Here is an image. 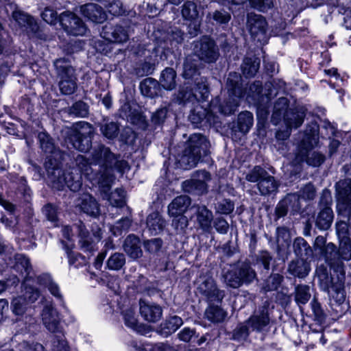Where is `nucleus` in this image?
<instances>
[{"label":"nucleus","mask_w":351,"mask_h":351,"mask_svg":"<svg viewBox=\"0 0 351 351\" xmlns=\"http://www.w3.org/2000/svg\"><path fill=\"white\" fill-rule=\"evenodd\" d=\"M253 84L256 88L263 90L261 81L256 80L250 83L243 80L241 73L230 71L225 82L223 97L218 95L213 98V104L219 106L223 116L234 114L242 101H245L247 103L250 101V97L256 94L252 88Z\"/></svg>","instance_id":"f257e3e1"},{"label":"nucleus","mask_w":351,"mask_h":351,"mask_svg":"<svg viewBox=\"0 0 351 351\" xmlns=\"http://www.w3.org/2000/svg\"><path fill=\"white\" fill-rule=\"evenodd\" d=\"M95 128L86 121H77L71 126L64 125L58 139L62 147L75 149L82 154H113L102 143H93Z\"/></svg>","instance_id":"f03ea898"},{"label":"nucleus","mask_w":351,"mask_h":351,"mask_svg":"<svg viewBox=\"0 0 351 351\" xmlns=\"http://www.w3.org/2000/svg\"><path fill=\"white\" fill-rule=\"evenodd\" d=\"M76 161L80 171L88 180L93 182L97 179L100 193L104 199L108 200L112 206L122 207L125 205V195L122 189H117L114 191L109 193L114 180L112 166L106 165L104 172L98 178H95L90 167L93 163L89 162L84 155H78Z\"/></svg>","instance_id":"7ed1b4c3"},{"label":"nucleus","mask_w":351,"mask_h":351,"mask_svg":"<svg viewBox=\"0 0 351 351\" xmlns=\"http://www.w3.org/2000/svg\"><path fill=\"white\" fill-rule=\"evenodd\" d=\"M217 113L222 115L219 107L213 104L212 99L206 108L199 104L195 106L190 110L188 119L194 128L204 131L208 130L211 128H221L222 122Z\"/></svg>","instance_id":"20e7f679"},{"label":"nucleus","mask_w":351,"mask_h":351,"mask_svg":"<svg viewBox=\"0 0 351 351\" xmlns=\"http://www.w3.org/2000/svg\"><path fill=\"white\" fill-rule=\"evenodd\" d=\"M58 79L60 92L63 95H71L77 89V77L75 69L69 58H60L53 62Z\"/></svg>","instance_id":"39448f33"},{"label":"nucleus","mask_w":351,"mask_h":351,"mask_svg":"<svg viewBox=\"0 0 351 351\" xmlns=\"http://www.w3.org/2000/svg\"><path fill=\"white\" fill-rule=\"evenodd\" d=\"M203 69L202 62L197 58L196 56L187 55L183 61L182 72L181 76L184 82H191L197 88L205 90L206 86H210L206 77L201 75V69Z\"/></svg>","instance_id":"423d86ee"},{"label":"nucleus","mask_w":351,"mask_h":351,"mask_svg":"<svg viewBox=\"0 0 351 351\" xmlns=\"http://www.w3.org/2000/svg\"><path fill=\"white\" fill-rule=\"evenodd\" d=\"M192 56H196L202 63H215L219 56V48L215 40L208 35H204L194 42Z\"/></svg>","instance_id":"0eeeda50"},{"label":"nucleus","mask_w":351,"mask_h":351,"mask_svg":"<svg viewBox=\"0 0 351 351\" xmlns=\"http://www.w3.org/2000/svg\"><path fill=\"white\" fill-rule=\"evenodd\" d=\"M210 94V86H206L205 90H203L202 86H199L198 89L194 84L186 81L179 88L176 99L179 105L185 106L189 103L194 104L195 103L207 101Z\"/></svg>","instance_id":"6e6552de"},{"label":"nucleus","mask_w":351,"mask_h":351,"mask_svg":"<svg viewBox=\"0 0 351 351\" xmlns=\"http://www.w3.org/2000/svg\"><path fill=\"white\" fill-rule=\"evenodd\" d=\"M226 283L232 288H238L243 284H250L256 278V274L248 263H243L228 271L224 276Z\"/></svg>","instance_id":"1a4fd4ad"},{"label":"nucleus","mask_w":351,"mask_h":351,"mask_svg":"<svg viewBox=\"0 0 351 351\" xmlns=\"http://www.w3.org/2000/svg\"><path fill=\"white\" fill-rule=\"evenodd\" d=\"M196 289L198 293L205 297L210 302H220L224 297L223 291L219 290L210 274H202L195 281Z\"/></svg>","instance_id":"9d476101"},{"label":"nucleus","mask_w":351,"mask_h":351,"mask_svg":"<svg viewBox=\"0 0 351 351\" xmlns=\"http://www.w3.org/2000/svg\"><path fill=\"white\" fill-rule=\"evenodd\" d=\"M12 18L19 26L25 28L29 38L46 40V34L43 32L33 16L23 11L16 10L13 12Z\"/></svg>","instance_id":"9b49d317"},{"label":"nucleus","mask_w":351,"mask_h":351,"mask_svg":"<svg viewBox=\"0 0 351 351\" xmlns=\"http://www.w3.org/2000/svg\"><path fill=\"white\" fill-rule=\"evenodd\" d=\"M60 27L68 36H84L88 28L84 21L75 13L64 11L60 14Z\"/></svg>","instance_id":"f8f14e48"},{"label":"nucleus","mask_w":351,"mask_h":351,"mask_svg":"<svg viewBox=\"0 0 351 351\" xmlns=\"http://www.w3.org/2000/svg\"><path fill=\"white\" fill-rule=\"evenodd\" d=\"M39 292L36 289L29 286L27 281L24 284L23 294L14 298L11 302V310L16 316H23L27 308L29 303H33L39 297Z\"/></svg>","instance_id":"ddd939ff"},{"label":"nucleus","mask_w":351,"mask_h":351,"mask_svg":"<svg viewBox=\"0 0 351 351\" xmlns=\"http://www.w3.org/2000/svg\"><path fill=\"white\" fill-rule=\"evenodd\" d=\"M252 88L256 94L250 96L247 103L256 108V119L268 120V104L271 99V89L260 90L261 88H256L254 85Z\"/></svg>","instance_id":"4468645a"},{"label":"nucleus","mask_w":351,"mask_h":351,"mask_svg":"<svg viewBox=\"0 0 351 351\" xmlns=\"http://www.w3.org/2000/svg\"><path fill=\"white\" fill-rule=\"evenodd\" d=\"M100 36L114 44H122L129 40V27L121 23L107 22L102 27Z\"/></svg>","instance_id":"2eb2a0df"},{"label":"nucleus","mask_w":351,"mask_h":351,"mask_svg":"<svg viewBox=\"0 0 351 351\" xmlns=\"http://www.w3.org/2000/svg\"><path fill=\"white\" fill-rule=\"evenodd\" d=\"M247 26L252 38L261 42L267 38L268 23L265 16L261 14L252 13L247 15Z\"/></svg>","instance_id":"dca6fc26"},{"label":"nucleus","mask_w":351,"mask_h":351,"mask_svg":"<svg viewBox=\"0 0 351 351\" xmlns=\"http://www.w3.org/2000/svg\"><path fill=\"white\" fill-rule=\"evenodd\" d=\"M77 229L79 234V243L81 248L84 251H90L93 248V245L99 242L102 238V229L96 223L91 226L93 237L89 235L85 226L82 222L77 225Z\"/></svg>","instance_id":"f3484780"},{"label":"nucleus","mask_w":351,"mask_h":351,"mask_svg":"<svg viewBox=\"0 0 351 351\" xmlns=\"http://www.w3.org/2000/svg\"><path fill=\"white\" fill-rule=\"evenodd\" d=\"M254 123V116L250 111H242L237 115L236 120L228 124L232 135H245L252 128Z\"/></svg>","instance_id":"a211bd4d"},{"label":"nucleus","mask_w":351,"mask_h":351,"mask_svg":"<svg viewBox=\"0 0 351 351\" xmlns=\"http://www.w3.org/2000/svg\"><path fill=\"white\" fill-rule=\"evenodd\" d=\"M80 12L87 22L101 24L107 19L105 10L99 4L88 3L80 6Z\"/></svg>","instance_id":"6ab92c4d"},{"label":"nucleus","mask_w":351,"mask_h":351,"mask_svg":"<svg viewBox=\"0 0 351 351\" xmlns=\"http://www.w3.org/2000/svg\"><path fill=\"white\" fill-rule=\"evenodd\" d=\"M209 141L201 134H193L185 143L184 150L181 154H211L208 149Z\"/></svg>","instance_id":"aec40b11"},{"label":"nucleus","mask_w":351,"mask_h":351,"mask_svg":"<svg viewBox=\"0 0 351 351\" xmlns=\"http://www.w3.org/2000/svg\"><path fill=\"white\" fill-rule=\"evenodd\" d=\"M36 140L42 154H68L60 149L58 143L45 130L38 132Z\"/></svg>","instance_id":"412c9836"},{"label":"nucleus","mask_w":351,"mask_h":351,"mask_svg":"<svg viewBox=\"0 0 351 351\" xmlns=\"http://www.w3.org/2000/svg\"><path fill=\"white\" fill-rule=\"evenodd\" d=\"M139 89L142 95L150 99L162 97L165 90L159 82L153 77H147L142 80L139 84Z\"/></svg>","instance_id":"4be33fe9"},{"label":"nucleus","mask_w":351,"mask_h":351,"mask_svg":"<svg viewBox=\"0 0 351 351\" xmlns=\"http://www.w3.org/2000/svg\"><path fill=\"white\" fill-rule=\"evenodd\" d=\"M43 324L47 329L53 333L61 332L58 312L51 304L46 305L42 313Z\"/></svg>","instance_id":"5701e85b"},{"label":"nucleus","mask_w":351,"mask_h":351,"mask_svg":"<svg viewBox=\"0 0 351 351\" xmlns=\"http://www.w3.org/2000/svg\"><path fill=\"white\" fill-rule=\"evenodd\" d=\"M140 313L149 322H156L162 317V311L159 305L140 300Z\"/></svg>","instance_id":"b1692460"},{"label":"nucleus","mask_w":351,"mask_h":351,"mask_svg":"<svg viewBox=\"0 0 351 351\" xmlns=\"http://www.w3.org/2000/svg\"><path fill=\"white\" fill-rule=\"evenodd\" d=\"M260 58L254 56H245L240 66L243 78L250 80L254 77L260 69Z\"/></svg>","instance_id":"393cba45"},{"label":"nucleus","mask_w":351,"mask_h":351,"mask_svg":"<svg viewBox=\"0 0 351 351\" xmlns=\"http://www.w3.org/2000/svg\"><path fill=\"white\" fill-rule=\"evenodd\" d=\"M165 91H171L177 87V73L172 67H165L160 73L159 80Z\"/></svg>","instance_id":"a878e982"},{"label":"nucleus","mask_w":351,"mask_h":351,"mask_svg":"<svg viewBox=\"0 0 351 351\" xmlns=\"http://www.w3.org/2000/svg\"><path fill=\"white\" fill-rule=\"evenodd\" d=\"M339 202L351 208V179L340 180L336 184Z\"/></svg>","instance_id":"bb28decb"},{"label":"nucleus","mask_w":351,"mask_h":351,"mask_svg":"<svg viewBox=\"0 0 351 351\" xmlns=\"http://www.w3.org/2000/svg\"><path fill=\"white\" fill-rule=\"evenodd\" d=\"M136 138V133L131 128H124L119 133L120 146L124 149L130 147L131 152L128 154L135 153L138 149V146L135 144Z\"/></svg>","instance_id":"cd10ccee"},{"label":"nucleus","mask_w":351,"mask_h":351,"mask_svg":"<svg viewBox=\"0 0 351 351\" xmlns=\"http://www.w3.org/2000/svg\"><path fill=\"white\" fill-rule=\"evenodd\" d=\"M104 123L99 125V130L104 136L108 140L116 139L121 131V124L117 121L110 120L109 118H104Z\"/></svg>","instance_id":"c85d7f7f"},{"label":"nucleus","mask_w":351,"mask_h":351,"mask_svg":"<svg viewBox=\"0 0 351 351\" xmlns=\"http://www.w3.org/2000/svg\"><path fill=\"white\" fill-rule=\"evenodd\" d=\"M190 204L191 199L188 196H178L168 206V213L171 217H178L183 215Z\"/></svg>","instance_id":"c756f323"},{"label":"nucleus","mask_w":351,"mask_h":351,"mask_svg":"<svg viewBox=\"0 0 351 351\" xmlns=\"http://www.w3.org/2000/svg\"><path fill=\"white\" fill-rule=\"evenodd\" d=\"M77 206L88 215L96 217L99 213V206L96 199L89 194L81 196Z\"/></svg>","instance_id":"7c9ffc66"},{"label":"nucleus","mask_w":351,"mask_h":351,"mask_svg":"<svg viewBox=\"0 0 351 351\" xmlns=\"http://www.w3.org/2000/svg\"><path fill=\"white\" fill-rule=\"evenodd\" d=\"M123 250L128 256L132 259H137L143 256L139 239L133 235H129L125 240Z\"/></svg>","instance_id":"2f4dec72"},{"label":"nucleus","mask_w":351,"mask_h":351,"mask_svg":"<svg viewBox=\"0 0 351 351\" xmlns=\"http://www.w3.org/2000/svg\"><path fill=\"white\" fill-rule=\"evenodd\" d=\"M166 226V221L158 212L149 214L147 218V228L153 235L161 233Z\"/></svg>","instance_id":"473e14b6"},{"label":"nucleus","mask_w":351,"mask_h":351,"mask_svg":"<svg viewBox=\"0 0 351 351\" xmlns=\"http://www.w3.org/2000/svg\"><path fill=\"white\" fill-rule=\"evenodd\" d=\"M197 221L200 228L204 231H209L211 228L213 215L205 206L196 207Z\"/></svg>","instance_id":"72a5a7b5"},{"label":"nucleus","mask_w":351,"mask_h":351,"mask_svg":"<svg viewBox=\"0 0 351 351\" xmlns=\"http://www.w3.org/2000/svg\"><path fill=\"white\" fill-rule=\"evenodd\" d=\"M269 323V318L266 308L252 315L247 321V324L252 330L261 331Z\"/></svg>","instance_id":"f704fd0d"},{"label":"nucleus","mask_w":351,"mask_h":351,"mask_svg":"<svg viewBox=\"0 0 351 351\" xmlns=\"http://www.w3.org/2000/svg\"><path fill=\"white\" fill-rule=\"evenodd\" d=\"M306 114L304 106H296L291 108L288 112L287 125H293L295 128L300 127L304 123Z\"/></svg>","instance_id":"c9c22d12"},{"label":"nucleus","mask_w":351,"mask_h":351,"mask_svg":"<svg viewBox=\"0 0 351 351\" xmlns=\"http://www.w3.org/2000/svg\"><path fill=\"white\" fill-rule=\"evenodd\" d=\"M177 168L190 169L198 162V155H173Z\"/></svg>","instance_id":"e433bc0d"},{"label":"nucleus","mask_w":351,"mask_h":351,"mask_svg":"<svg viewBox=\"0 0 351 351\" xmlns=\"http://www.w3.org/2000/svg\"><path fill=\"white\" fill-rule=\"evenodd\" d=\"M126 120L137 129L146 131L149 130V123L144 113L136 109Z\"/></svg>","instance_id":"4c0bfd02"},{"label":"nucleus","mask_w":351,"mask_h":351,"mask_svg":"<svg viewBox=\"0 0 351 351\" xmlns=\"http://www.w3.org/2000/svg\"><path fill=\"white\" fill-rule=\"evenodd\" d=\"M289 272L298 278H304L306 276L310 271L308 265L302 259L293 261L289 263Z\"/></svg>","instance_id":"58836bf2"},{"label":"nucleus","mask_w":351,"mask_h":351,"mask_svg":"<svg viewBox=\"0 0 351 351\" xmlns=\"http://www.w3.org/2000/svg\"><path fill=\"white\" fill-rule=\"evenodd\" d=\"M278 184L275 180L274 178L269 173L264 177V179H261L258 182V188L261 195H266L274 192H276L278 189Z\"/></svg>","instance_id":"ea45409f"},{"label":"nucleus","mask_w":351,"mask_h":351,"mask_svg":"<svg viewBox=\"0 0 351 351\" xmlns=\"http://www.w3.org/2000/svg\"><path fill=\"white\" fill-rule=\"evenodd\" d=\"M134 309V307L130 304L125 305L121 308V313L123 316L125 325L134 330L138 331L139 326Z\"/></svg>","instance_id":"a19ab883"},{"label":"nucleus","mask_w":351,"mask_h":351,"mask_svg":"<svg viewBox=\"0 0 351 351\" xmlns=\"http://www.w3.org/2000/svg\"><path fill=\"white\" fill-rule=\"evenodd\" d=\"M74 117H86L89 114V106L82 100L75 101L65 110Z\"/></svg>","instance_id":"79ce46f5"},{"label":"nucleus","mask_w":351,"mask_h":351,"mask_svg":"<svg viewBox=\"0 0 351 351\" xmlns=\"http://www.w3.org/2000/svg\"><path fill=\"white\" fill-rule=\"evenodd\" d=\"M14 260V269L22 277L27 278L32 269L29 259L23 254H16Z\"/></svg>","instance_id":"37998d69"},{"label":"nucleus","mask_w":351,"mask_h":351,"mask_svg":"<svg viewBox=\"0 0 351 351\" xmlns=\"http://www.w3.org/2000/svg\"><path fill=\"white\" fill-rule=\"evenodd\" d=\"M155 64L147 61L136 62L134 66L132 75L136 78L148 76L154 73Z\"/></svg>","instance_id":"c03bdc74"},{"label":"nucleus","mask_w":351,"mask_h":351,"mask_svg":"<svg viewBox=\"0 0 351 351\" xmlns=\"http://www.w3.org/2000/svg\"><path fill=\"white\" fill-rule=\"evenodd\" d=\"M170 112L169 106H160L151 116L150 121L155 128L162 126Z\"/></svg>","instance_id":"a18cd8bd"},{"label":"nucleus","mask_w":351,"mask_h":351,"mask_svg":"<svg viewBox=\"0 0 351 351\" xmlns=\"http://www.w3.org/2000/svg\"><path fill=\"white\" fill-rule=\"evenodd\" d=\"M181 14L185 21H196L199 16L197 4L193 1H186L182 7Z\"/></svg>","instance_id":"49530a36"},{"label":"nucleus","mask_w":351,"mask_h":351,"mask_svg":"<svg viewBox=\"0 0 351 351\" xmlns=\"http://www.w3.org/2000/svg\"><path fill=\"white\" fill-rule=\"evenodd\" d=\"M38 282L40 285L47 287L50 293L55 297L61 298L58 285L53 281L49 274H45L38 277Z\"/></svg>","instance_id":"de8ad7c7"},{"label":"nucleus","mask_w":351,"mask_h":351,"mask_svg":"<svg viewBox=\"0 0 351 351\" xmlns=\"http://www.w3.org/2000/svg\"><path fill=\"white\" fill-rule=\"evenodd\" d=\"M125 257L123 253L114 252L110 256L106 262L108 269L118 271L125 264Z\"/></svg>","instance_id":"09e8293b"},{"label":"nucleus","mask_w":351,"mask_h":351,"mask_svg":"<svg viewBox=\"0 0 351 351\" xmlns=\"http://www.w3.org/2000/svg\"><path fill=\"white\" fill-rule=\"evenodd\" d=\"M332 211L329 208L323 209L317 218V226L322 230H327L332 221Z\"/></svg>","instance_id":"8fccbe9b"},{"label":"nucleus","mask_w":351,"mask_h":351,"mask_svg":"<svg viewBox=\"0 0 351 351\" xmlns=\"http://www.w3.org/2000/svg\"><path fill=\"white\" fill-rule=\"evenodd\" d=\"M316 143V138H312L304 134L297 145V152L295 154H310Z\"/></svg>","instance_id":"3c124183"},{"label":"nucleus","mask_w":351,"mask_h":351,"mask_svg":"<svg viewBox=\"0 0 351 351\" xmlns=\"http://www.w3.org/2000/svg\"><path fill=\"white\" fill-rule=\"evenodd\" d=\"M226 315V312L217 306H210L205 311L206 317L213 322H222Z\"/></svg>","instance_id":"603ef678"},{"label":"nucleus","mask_w":351,"mask_h":351,"mask_svg":"<svg viewBox=\"0 0 351 351\" xmlns=\"http://www.w3.org/2000/svg\"><path fill=\"white\" fill-rule=\"evenodd\" d=\"M42 19L47 24L55 25H60V14L58 15L56 10L51 8H45L41 13Z\"/></svg>","instance_id":"864d4df0"},{"label":"nucleus","mask_w":351,"mask_h":351,"mask_svg":"<svg viewBox=\"0 0 351 351\" xmlns=\"http://www.w3.org/2000/svg\"><path fill=\"white\" fill-rule=\"evenodd\" d=\"M267 172L260 166H255L245 176V179L250 182H260L267 175Z\"/></svg>","instance_id":"5fc2aeb1"},{"label":"nucleus","mask_w":351,"mask_h":351,"mask_svg":"<svg viewBox=\"0 0 351 351\" xmlns=\"http://www.w3.org/2000/svg\"><path fill=\"white\" fill-rule=\"evenodd\" d=\"M311 298L309 287L307 285H300L295 288V301L298 303L304 304Z\"/></svg>","instance_id":"6e6d98bb"},{"label":"nucleus","mask_w":351,"mask_h":351,"mask_svg":"<svg viewBox=\"0 0 351 351\" xmlns=\"http://www.w3.org/2000/svg\"><path fill=\"white\" fill-rule=\"evenodd\" d=\"M283 280L282 276L278 274H271L265 282L263 289L265 291L276 290Z\"/></svg>","instance_id":"4d7b16f0"},{"label":"nucleus","mask_w":351,"mask_h":351,"mask_svg":"<svg viewBox=\"0 0 351 351\" xmlns=\"http://www.w3.org/2000/svg\"><path fill=\"white\" fill-rule=\"evenodd\" d=\"M183 324L181 317L178 316L171 317L165 324L163 330H167L164 332L167 335L176 331Z\"/></svg>","instance_id":"13d9d810"},{"label":"nucleus","mask_w":351,"mask_h":351,"mask_svg":"<svg viewBox=\"0 0 351 351\" xmlns=\"http://www.w3.org/2000/svg\"><path fill=\"white\" fill-rule=\"evenodd\" d=\"M121 106L119 109V117L123 119H128L136 108H133L131 101L125 96L124 99L119 100Z\"/></svg>","instance_id":"bf43d9fd"},{"label":"nucleus","mask_w":351,"mask_h":351,"mask_svg":"<svg viewBox=\"0 0 351 351\" xmlns=\"http://www.w3.org/2000/svg\"><path fill=\"white\" fill-rule=\"evenodd\" d=\"M19 108L22 113L25 112L32 117L34 111V105L32 103L31 99L27 95H25L20 99Z\"/></svg>","instance_id":"052dcab7"},{"label":"nucleus","mask_w":351,"mask_h":351,"mask_svg":"<svg viewBox=\"0 0 351 351\" xmlns=\"http://www.w3.org/2000/svg\"><path fill=\"white\" fill-rule=\"evenodd\" d=\"M162 246V241L159 238L147 240L144 242L145 250L152 254H157L160 250Z\"/></svg>","instance_id":"680f3d73"},{"label":"nucleus","mask_w":351,"mask_h":351,"mask_svg":"<svg viewBox=\"0 0 351 351\" xmlns=\"http://www.w3.org/2000/svg\"><path fill=\"white\" fill-rule=\"evenodd\" d=\"M200 176L205 180H193L192 186L200 193H204L207 191V184H206V180H209L210 179V175L208 172L204 171L200 173Z\"/></svg>","instance_id":"e2e57ef3"},{"label":"nucleus","mask_w":351,"mask_h":351,"mask_svg":"<svg viewBox=\"0 0 351 351\" xmlns=\"http://www.w3.org/2000/svg\"><path fill=\"white\" fill-rule=\"evenodd\" d=\"M108 10L109 13L114 16L125 15L126 12L122 2L119 0H114L112 2L110 3Z\"/></svg>","instance_id":"0e129e2a"},{"label":"nucleus","mask_w":351,"mask_h":351,"mask_svg":"<svg viewBox=\"0 0 351 351\" xmlns=\"http://www.w3.org/2000/svg\"><path fill=\"white\" fill-rule=\"evenodd\" d=\"M112 44L114 43L104 39L98 40L95 42V48L97 52L107 56L112 52Z\"/></svg>","instance_id":"69168bd1"},{"label":"nucleus","mask_w":351,"mask_h":351,"mask_svg":"<svg viewBox=\"0 0 351 351\" xmlns=\"http://www.w3.org/2000/svg\"><path fill=\"white\" fill-rule=\"evenodd\" d=\"M131 225L130 219L125 217L121 219L116 224L110 227V230L114 235L120 234L123 230H127Z\"/></svg>","instance_id":"338daca9"},{"label":"nucleus","mask_w":351,"mask_h":351,"mask_svg":"<svg viewBox=\"0 0 351 351\" xmlns=\"http://www.w3.org/2000/svg\"><path fill=\"white\" fill-rule=\"evenodd\" d=\"M213 19L217 24L226 25L231 19V16L224 10H215L213 14Z\"/></svg>","instance_id":"774afa93"}]
</instances>
